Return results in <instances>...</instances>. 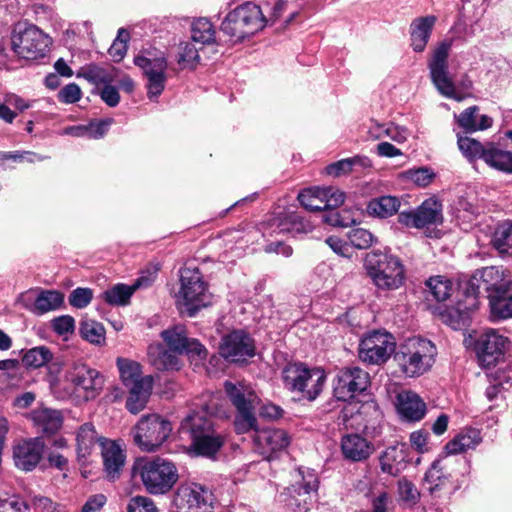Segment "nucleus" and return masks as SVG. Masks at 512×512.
Wrapping results in <instances>:
<instances>
[{"mask_svg":"<svg viewBox=\"0 0 512 512\" xmlns=\"http://www.w3.org/2000/svg\"><path fill=\"white\" fill-rule=\"evenodd\" d=\"M428 309L437 313L454 330L469 323L470 313L478 308L477 290H421Z\"/></svg>","mask_w":512,"mask_h":512,"instance_id":"nucleus-1","label":"nucleus"},{"mask_svg":"<svg viewBox=\"0 0 512 512\" xmlns=\"http://www.w3.org/2000/svg\"><path fill=\"white\" fill-rule=\"evenodd\" d=\"M436 356L437 348L432 341L411 337L400 344L394 354V361L406 377L415 378L431 370Z\"/></svg>","mask_w":512,"mask_h":512,"instance_id":"nucleus-2","label":"nucleus"},{"mask_svg":"<svg viewBox=\"0 0 512 512\" xmlns=\"http://www.w3.org/2000/svg\"><path fill=\"white\" fill-rule=\"evenodd\" d=\"M133 475L139 477L146 491L153 495L170 491L179 477L175 464L161 457L137 459Z\"/></svg>","mask_w":512,"mask_h":512,"instance_id":"nucleus-3","label":"nucleus"},{"mask_svg":"<svg viewBox=\"0 0 512 512\" xmlns=\"http://www.w3.org/2000/svg\"><path fill=\"white\" fill-rule=\"evenodd\" d=\"M180 433L191 439V450L196 455L214 456L224 444V437L213 429L205 412H193L180 425Z\"/></svg>","mask_w":512,"mask_h":512,"instance_id":"nucleus-4","label":"nucleus"},{"mask_svg":"<svg viewBox=\"0 0 512 512\" xmlns=\"http://www.w3.org/2000/svg\"><path fill=\"white\" fill-rule=\"evenodd\" d=\"M266 24L261 7L253 2H245L225 16L220 29L232 42L237 43L261 31Z\"/></svg>","mask_w":512,"mask_h":512,"instance_id":"nucleus-5","label":"nucleus"},{"mask_svg":"<svg viewBox=\"0 0 512 512\" xmlns=\"http://www.w3.org/2000/svg\"><path fill=\"white\" fill-rule=\"evenodd\" d=\"M225 392L236 409L234 430L237 434H245L256 427L257 417L255 410L259 398L251 385L245 382L224 383Z\"/></svg>","mask_w":512,"mask_h":512,"instance_id":"nucleus-6","label":"nucleus"},{"mask_svg":"<svg viewBox=\"0 0 512 512\" xmlns=\"http://www.w3.org/2000/svg\"><path fill=\"white\" fill-rule=\"evenodd\" d=\"M284 386L291 392H298L304 399L315 400L323 390L326 374L323 369L309 368L303 363H289L282 371Z\"/></svg>","mask_w":512,"mask_h":512,"instance_id":"nucleus-7","label":"nucleus"},{"mask_svg":"<svg viewBox=\"0 0 512 512\" xmlns=\"http://www.w3.org/2000/svg\"><path fill=\"white\" fill-rule=\"evenodd\" d=\"M134 64L142 70L147 79L148 98L150 100L157 99L164 91L167 81L166 54L157 49H146L134 58Z\"/></svg>","mask_w":512,"mask_h":512,"instance_id":"nucleus-8","label":"nucleus"},{"mask_svg":"<svg viewBox=\"0 0 512 512\" xmlns=\"http://www.w3.org/2000/svg\"><path fill=\"white\" fill-rule=\"evenodd\" d=\"M452 45L453 38L440 41L431 53L428 68L433 84L443 96L462 101L464 96L456 91L448 71V57Z\"/></svg>","mask_w":512,"mask_h":512,"instance_id":"nucleus-9","label":"nucleus"},{"mask_svg":"<svg viewBox=\"0 0 512 512\" xmlns=\"http://www.w3.org/2000/svg\"><path fill=\"white\" fill-rule=\"evenodd\" d=\"M64 381L72 393L86 401L96 398L103 386L100 373L81 360L73 361L67 366Z\"/></svg>","mask_w":512,"mask_h":512,"instance_id":"nucleus-10","label":"nucleus"},{"mask_svg":"<svg viewBox=\"0 0 512 512\" xmlns=\"http://www.w3.org/2000/svg\"><path fill=\"white\" fill-rule=\"evenodd\" d=\"M172 431L171 423L158 414L140 418L133 428L135 444L145 452L158 450L168 439Z\"/></svg>","mask_w":512,"mask_h":512,"instance_id":"nucleus-11","label":"nucleus"},{"mask_svg":"<svg viewBox=\"0 0 512 512\" xmlns=\"http://www.w3.org/2000/svg\"><path fill=\"white\" fill-rule=\"evenodd\" d=\"M296 482L279 495V501L293 512H308L311 505L312 493L317 492L319 481L317 475L310 469H299Z\"/></svg>","mask_w":512,"mask_h":512,"instance_id":"nucleus-12","label":"nucleus"},{"mask_svg":"<svg viewBox=\"0 0 512 512\" xmlns=\"http://www.w3.org/2000/svg\"><path fill=\"white\" fill-rule=\"evenodd\" d=\"M51 41L34 25L19 23L12 34V48L21 58L35 60L44 57Z\"/></svg>","mask_w":512,"mask_h":512,"instance_id":"nucleus-13","label":"nucleus"},{"mask_svg":"<svg viewBox=\"0 0 512 512\" xmlns=\"http://www.w3.org/2000/svg\"><path fill=\"white\" fill-rule=\"evenodd\" d=\"M502 281V274L497 267L490 266L481 270H477L469 280L464 277L463 279L449 278L444 275L431 276L425 281L426 288H437L444 286V288H503L500 284Z\"/></svg>","mask_w":512,"mask_h":512,"instance_id":"nucleus-14","label":"nucleus"},{"mask_svg":"<svg viewBox=\"0 0 512 512\" xmlns=\"http://www.w3.org/2000/svg\"><path fill=\"white\" fill-rule=\"evenodd\" d=\"M396 343L392 334L384 330L367 333L359 344V358L368 364L385 363L395 352Z\"/></svg>","mask_w":512,"mask_h":512,"instance_id":"nucleus-15","label":"nucleus"},{"mask_svg":"<svg viewBox=\"0 0 512 512\" xmlns=\"http://www.w3.org/2000/svg\"><path fill=\"white\" fill-rule=\"evenodd\" d=\"M370 375L360 367L349 366L338 371L334 387V397L339 401H348L367 390Z\"/></svg>","mask_w":512,"mask_h":512,"instance_id":"nucleus-16","label":"nucleus"},{"mask_svg":"<svg viewBox=\"0 0 512 512\" xmlns=\"http://www.w3.org/2000/svg\"><path fill=\"white\" fill-rule=\"evenodd\" d=\"M213 501L212 492L197 483L180 485L174 497L178 512H209Z\"/></svg>","mask_w":512,"mask_h":512,"instance_id":"nucleus-17","label":"nucleus"},{"mask_svg":"<svg viewBox=\"0 0 512 512\" xmlns=\"http://www.w3.org/2000/svg\"><path fill=\"white\" fill-rule=\"evenodd\" d=\"M160 335L167 347L179 355L185 354L191 360L199 361L207 357L206 348L197 339L188 337L183 325L167 328Z\"/></svg>","mask_w":512,"mask_h":512,"instance_id":"nucleus-18","label":"nucleus"},{"mask_svg":"<svg viewBox=\"0 0 512 512\" xmlns=\"http://www.w3.org/2000/svg\"><path fill=\"white\" fill-rule=\"evenodd\" d=\"M508 345V338L497 330H485L475 342V351L480 365L485 368L496 365L504 357Z\"/></svg>","mask_w":512,"mask_h":512,"instance_id":"nucleus-19","label":"nucleus"},{"mask_svg":"<svg viewBox=\"0 0 512 512\" xmlns=\"http://www.w3.org/2000/svg\"><path fill=\"white\" fill-rule=\"evenodd\" d=\"M298 200L309 211L332 210L344 203L345 194L335 187H311L302 190Z\"/></svg>","mask_w":512,"mask_h":512,"instance_id":"nucleus-20","label":"nucleus"},{"mask_svg":"<svg viewBox=\"0 0 512 512\" xmlns=\"http://www.w3.org/2000/svg\"><path fill=\"white\" fill-rule=\"evenodd\" d=\"M45 447V441L42 437L19 440L12 447V458L15 467L23 472L33 471L41 462Z\"/></svg>","mask_w":512,"mask_h":512,"instance_id":"nucleus-21","label":"nucleus"},{"mask_svg":"<svg viewBox=\"0 0 512 512\" xmlns=\"http://www.w3.org/2000/svg\"><path fill=\"white\" fill-rule=\"evenodd\" d=\"M398 220L407 227L417 229L441 224L442 204L435 198L426 199L417 209L399 213Z\"/></svg>","mask_w":512,"mask_h":512,"instance_id":"nucleus-22","label":"nucleus"},{"mask_svg":"<svg viewBox=\"0 0 512 512\" xmlns=\"http://www.w3.org/2000/svg\"><path fill=\"white\" fill-rule=\"evenodd\" d=\"M18 301L31 313L41 316L58 310L64 304V295L59 290H27Z\"/></svg>","mask_w":512,"mask_h":512,"instance_id":"nucleus-23","label":"nucleus"},{"mask_svg":"<svg viewBox=\"0 0 512 512\" xmlns=\"http://www.w3.org/2000/svg\"><path fill=\"white\" fill-rule=\"evenodd\" d=\"M250 431L254 432L253 443L256 451L264 456L270 458L274 453L286 449L291 441L290 435L280 428H258V421L256 427Z\"/></svg>","mask_w":512,"mask_h":512,"instance_id":"nucleus-24","label":"nucleus"},{"mask_svg":"<svg viewBox=\"0 0 512 512\" xmlns=\"http://www.w3.org/2000/svg\"><path fill=\"white\" fill-rule=\"evenodd\" d=\"M255 343L243 330H234L222 339L220 354L232 362H244L255 355Z\"/></svg>","mask_w":512,"mask_h":512,"instance_id":"nucleus-25","label":"nucleus"},{"mask_svg":"<svg viewBox=\"0 0 512 512\" xmlns=\"http://www.w3.org/2000/svg\"><path fill=\"white\" fill-rule=\"evenodd\" d=\"M340 451L344 460L351 463L365 462L375 452L374 444L358 433H347L341 437Z\"/></svg>","mask_w":512,"mask_h":512,"instance_id":"nucleus-26","label":"nucleus"},{"mask_svg":"<svg viewBox=\"0 0 512 512\" xmlns=\"http://www.w3.org/2000/svg\"><path fill=\"white\" fill-rule=\"evenodd\" d=\"M101 456L106 477L116 480L124 467L126 455L122 446L113 440L103 439L100 442Z\"/></svg>","mask_w":512,"mask_h":512,"instance_id":"nucleus-27","label":"nucleus"},{"mask_svg":"<svg viewBox=\"0 0 512 512\" xmlns=\"http://www.w3.org/2000/svg\"><path fill=\"white\" fill-rule=\"evenodd\" d=\"M270 226L273 233L307 234L312 231V224L295 211H285L271 220Z\"/></svg>","mask_w":512,"mask_h":512,"instance_id":"nucleus-28","label":"nucleus"},{"mask_svg":"<svg viewBox=\"0 0 512 512\" xmlns=\"http://www.w3.org/2000/svg\"><path fill=\"white\" fill-rule=\"evenodd\" d=\"M175 299L180 313L193 317L201 308L212 304L213 294L209 290H179Z\"/></svg>","mask_w":512,"mask_h":512,"instance_id":"nucleus-29","label":"nucleus"},{"mask_svg":"<svg viewBox=\"0 0 512 512\" xmlns=\"http://www.w3.org/2000/svg\"><path fill=\"white\" fill-rule=\"evenodd\" d=\"M436 22L437 17L434 15L417 17L412 20L409 34L410 46L414 52L421 53L425 50Z\"/></svg>","mask_w":512,"mask_h":512,"instance_id":"nucleus-30","label":"nucleus"},{"mask_svg":"<svg viewBox=\"0 0 512 512\" xmlns=\"http://www.w3.org/2000/svg\"><path fill=\"white\" fill-rule=\"evenodd\" d=\"M33 425L44 434L56 433L63 424V415L60 410L48 407H37L28 414Z\"/></svg>","mask_w":512,"mask_h":512,"instance_id":"nucleus-31","label":"nucleus"},{"mask_svg":"<svg viewBox=\"0 0 512 512\" xmlns=\"http://www.w3.org/2000/svg\"><path fill=\"white\" fill-rule=\"evenodd\" d=\"M398 413L408 421H419L426 413V404L413 391H402L397 395Z\"/></svg>","mask_w":512,"mask_h":512,"instance_id":"nucleus-32","label":"nucleus"},{"mask_svg":"<svg viewBox=\"0 0 512 512\" xmlns=\"http://www.w3.org/2000/svg\"><path fill=\"white\" fill-rule=\"evenodd\" d=\"M378 288H400L405 284V269L400 259L392 256L384 270L372 279Z\"/></svg>","mask_w":512,"mask_h":512,"instance_id":"nucleus-33","label":"nucleus"},{"mask_svg":"<svg viewBox=\"0 0 512 512\" xmlns=\"http://www.w3.org/2000/svg\"><path fill=\"white\" fill-rule=\"evenodd\" d=\"M177 355V352L166 349L160 343L150 344L147 350L150 364L159 371L179 370L181 361Z\"/></svg>","mask_w":512,"mask_h":512,"instance_id":"nucleus-34","label":"nucleus"},{"mask_svg":"<svg viewBox=\"0 0 512 512\" xmlns=\"http://www.w3.org/2000/svg\"><path fill=\"white\" fill-rule=\"evenodd\" d=\"M481 442L482 436L480 430L465 428L447 442L445 451L448 455L460 454L470 449H475Z\"/></svg>","mask_w":512,"mask_h":512,"instance_id":"nucleus-35","label":"nucleus"},{"mask_svg":"<svg viewBox=\"0 0 512 512\" xmlns=\"http://www.w3.org/2000/svg\"><path fill=\"white\" fill-rule=\"evenodd\" d=\"M478 111L479 108L477 106H471L462 111L459 115H455L459 127L468 133L485 130L491 127L493 119L488 115H479Z\"/></svg>","mask_w":512,"mask_h":512,"instance_id":"nucleus-36","label":"nucleus"},{"mask_svg":"<svg viewBox=\"0 0 512 512\" xmlns=\"http://www.w3.org/2000/svg\"><path fill=\"white\" fill-rule=\"evenodd\" d=\"M489 307L493 320L512 318V290H492Z\"/></svg>","mask_w":512,"mask_h":512,"instance_id":"nucleus-37","label":"nucleus"},{"mask_svg":"<svg viewBox=\"0 0 512 512\" xmlns=\"http://www.w3.org/2000/svg\"><path fill=\"white\" fill-rule=\"evenodd\" d=\"M483 161L496 170L512 173V152L494 143H486Z\"/></svg>","mask_w":512,"mask_h":512,"instance_id":"nucleus-38","label":"nucleus"},{"mask_svg":"<svg viewBox=\"0 0 512 512\" xmlns=\"http://www.w3.org/2000/svg\"><path fill=\"white\" fill-rule=\"evenodd\" d=\"M97 435L95 427L91 423H85L76 432L77 455L79 459H85L91 454L97 442L103 441Z\"/></svg>","mask_w":512,"mask_h":512,"instance_id":"nucleus-39","label":"nucleus"},{"mask_svg":"<svg viewBox=\"0 0 512 512\" xmlns=\"http://www.w3.org/2000/svg\"><path fill=\"white\" fill-rule=\"evenodd\" d=\"M400 205L401 202L396 196H381L369 201L367 212L370 216L388 218L398 212Z\"/></svg>","mask_w":512,"mask_h":512,"instance_id":"nucleus-40","label":"nucleus"},{"mask_svg":"<svg viewBox=\"0 0 512 512\" xmlns=\"http://www.w3.org/2000/svg\"><path fill=\"white\" fill-rule=\"evenodd\" d=\"M77 77H83L95 85L111 84L117 78V70L115 68L107 69L96 64H89L79 70Z\"/></svg>","mask_w":512,"mask_h":512,"instance_id":"nucleus-41","label":"nucleus"},{"mask_svg":"<svg viewBox=\"0 0 512 512\" xmlns=\"http://www.w3.org/2000/svg\"><path fill=\"white\" fill-rule=\"evenodd\" d=\"M80 336L90 344L103 346L106 342V330L102 323L84 317L79 324Z\"/></svg>","mask_w":512,"mask_h":512,"instance_id":"nucleus-42","label":"nucleus"},{"mask_svg":"<svg viewBox=\"0 0 512 512\" xmlns=\"http://www.w3.org/2000/svg\"><path fill=\"white\" fill-rule=\"evenodd\" d=\"M491 242L499 253L512 255V220L504 221L497 226Z\"/></svg>","mask_w":512,"mask_h":512,"instance_id":"nucleus-43","label":"nucleus"},{"mask_svg":"<svg viewBox=\"0 0 512 512\" xmlns=\"http://www.w3.org/2000/svg\"><path fill=\"white\" fill-rule=\"evenodd\" d=\"M392 256L387 249H374L367 253L364 258V268L367 275L373 279L381 270H384Z\"/></svg>","mask_w":512,"mask_h":512,"instance_id":"nucleus-44","label":"nucleus"},{"mask_svg":"<svg viewBox=\"0 0 512 512\" xmlns=\"http://www.w3.org/2000/svg\"><path fill=\"white\" fill-rule=\"evenodd\" d=\"M176 61L179 69L194 70L200 62L198 49L192 42H181L178 46Z\"/></svg>","mask_w":512,"mask_h":512,"instance_id":"nucleus-45","label":"nucleus"},{"mask_svg":"<svg viewBox=\"0 0 512 512\" xmlns=\"http://www.w3.org/2000/svg\"><path fill=\"white\" fill-rule=\"evenodd\" d=\"M53 359L52 351L46 346H37L27 350L22 362L27 368L37 369L45 366Z\"/></svg>","mask_w":512,"mask_h":512,"instance_id":"nucleus-46","label":"nucleus"},{"mask_svg":"<svg viewBox=\"0 0 512 512\" xmlns=\"http://www.w3.org/2000/svg\"><path fill=\"white\" fill-rule=\"evenodd\" d=\"M191 37L194 42L211 44L215 40V29L207 18H198L191 25Z\"/></svg>","mask_w":512,"mask_h":512,"instance_id":"nucleus-47","label":"nucleus"},{"mask_svg":"<svg viewBox=\"0 0 512 512\" xmlns=\"http://www.w3.org/2000/svg\"><path fill=\"white\" fill-rule=\"evenodd\" d=\"M457 138L459 150L469 161H475L477 159L483 160L484 153L486 152V144L483 145L473 138L459 134Z\"/></svg>","mask_w":512,"mask_h":512,"instance_id":"nucleus-48","label":"nucleus"},{"mask_svg":"<svg viewBox=\"0 0 512 512\" xmlns=\"http://www.w3.org/2000/svg\"><path fill=\"white\" fill-rule=\"evenodd\" d=\"M116 365L121 381L125 386H129L131 383H134V380L142 376L141 365L134 360L118 357Z\"/></svg>","mask_w":512,"mask_h":512,"instance_id":"nucleus-49","label":"nucleus"},{"mask_svg":"<svg viewBox=\"0 0 512 512\" xmlns=\"http://www.w3.org/2000/svg\"><path fill=\"white\" fill-rule=\"evenodd\" d=\"M159 271L158 265L151 264L141 271L140 276L132 285L117 283L112 288H145L154 284Z\"/></svg>","mask_w":512,"mask_h":512,"instance_id":"nucleus-50","label":"nucleus"},{"mask_svg":"<svg viewBox=\"0 0 512 512\" xmlns=\"http://www.w3.org/2000/svg\"><path fill=\"white\" fill-rule=\"evenodd\" d=\"M350 244L357 249H367L375 241L372 233L363 228H354L347 234Z\"/></svg>","mask_w":512,"mask_h":512,"instance_id":"nucleus-51","label":"nucleus"},{"mask_svg":"<svg viewBox=\"0 0 512 512\" xmlns=\"http://www.w3.org/2000/svg\"><path fill=\"white\" fill-rule=\"evenodd\" d=\"M51 327L57 335L66 339L75 330V320L72 316L62 315L51 321Z\"/></svg>","mask_w":512,"mask_h":512,"instance_id":"nucleus-52","label":"nucleus"},{"mask_svg":"<svg viewBox=\"0 0 512 512\" xmlns=\"http://www.w3.org/2000/svg\"><path fill=\"white\" fill-rule=\"evenodd\" d=\"M181 288H195L203 286L202 276L198 268L184 267L180 270Z\"/></svg>","mask_w":512,"mask_h":512,"instance_id":"nucleus-53","label":"nucleus"},{"mask_svg":"<svg viewBox=\"0 0 512 512\" xmlns=\"http://www.w3.org/2000/svg\"><path fill=\"white\" fill-rule=\"evenodd\" d=\"M135 290H105L104 300L110 305L124 306L129 304Z\"/></svg>","mask_w":512,"mask_h":512,"instance_id":"nucleus-54","label":"nucleus"},{"mask_svg":"<svg viewBox=\"0 0 512 512\" xmlns=\"http://www.w3.org/2000/svg\"><path fill=\"white\" fill-rule=\"evenodd\" d=\"M127 512H158L152 499L146 496H135L129 500Z\"/></svg>","mask_w":512,"mask_h":512,"instance_id":"nucleus-55","label":"nucleus"},{"mask_svg":"<svg viewBox=\"0 0 512 512\" xmlns=\"http://www.w3.org/2000/svg\"><path fill=\"white\" fill-rule=\"evenodd\" d=\"M81 97V88L76 83L67 84L57 94L58 100L64 104L76 103L81 99Z\"/></svg>","mask_w":512,"mask_h":512,"instance_id":"nucleus-56","label":"nucleus"},{"mask_svg":"<svg viewBox=\"0 0 512 512\" xmlns=\"http://www.w3.org/2000/svg\"><path fill=\"white\" fill-rule=\"evenodd\" d=\"M398 493L401 500L409 503H416L419 498V492L416 486L407 479L399 480Z\"/></svg>","mask_w":512,"mask_h":512,"instance_id":"nucleus-57","label":"nucleus"},{"mask_svg":"<svg viewBox=\"0 0 512 512\" xmlns=\"http://www.w3.org/2000/svg\"><path fill=\"white\" fill-rule=\"evenodd\" d=\"M127 387L129 391L149 398L153 388V377L150 375L140 376L138 379L134 380V383H131Z\"/></svg>","mask_w":512,"mask_h":512,"instance_id":"nucleus-58","label":"nucleus"},{"mask_svg":"<svg viewBox=\"0 0 512 512\" xmlns=\"http://www.w3.org/2000/svg\"><path fill=\"white\" fill-rule=\"evenodd\" d=\"M410 443L412 448L418 453H426L430 450L429 433L418 430L410 434Z\"/></svg>","mask_w":512,"mask_h":512,"instance_id":"nucleus-59","label":"nucleus"},{"mask_svg":"<svg viewBox=\"0 0 512 512\" xmlns=\"http://www.w3.org/2000/svg\"><path fill=\"white\" fill-rule=\"evenodd\" d=\"M92 298V290H72L68 301L74 308L82 309L91 302Z\"/></svg>","mask_w":512,"mask_h":512,"instance_id":"nucleus-60","label":"nucleus"},{"mask_svg":"<svg viewBox=\"0 0 512 512\" xmlns=\"http://www.w3.org/2000/svg\"><path fill=\"white\" fill-rule=\"evenodd\" d=\"M444 476L443 468L441 466L440 461L433 462L432 466L428 469V471L425 474V480L426 482L430 483V490L433 491L436 489Z\"/></svg>","mask_w":512,"mask_h":512,"instance_id":"nucleus-61","label":"nucleus"},{"mask_svg":"<svg viewBox=\"0 0 512 512\" xmlns=\"http://www.w3.org/2000/svg\"><path fill=\"white\" fill-rule=\"evenodd\" d=\"M353 170L351 159L346 158L334 162L326 167V173L333 177L346 175Z\"/></svg>","mask_w":512,"mask_h":512,"instance_id":"nucleus-62","label":"nucleus"},{"mask_svg":"<svg viewBox=\"0 0 512 512\" xmlns=\"http://www.w3.org/2000/svg\"><path fill=\"white\" fill-rule=\"evenodd\" d=\"M0 512H28V506L18 497L0 499Z\"/></svg>","mask_w":512,"mask_h":512,"instance_id":"nucleus-63","label":"nucleus"},{"mask_svg":"<svg viewBox=\"0 0 512 512\" xmlns=\"http://www.w3.org/2000/svg\"><path fill=\"white\" fill-rule=\"evenodd\" d=\"M410 135L409 130L404 127L394 123L387 124L386 137L397 143L405 142Z\"/></svg>","mask_w":512,"mask_h":512,"instance_id":"nucleus-64","label":"nucleus"}]
</instances>
